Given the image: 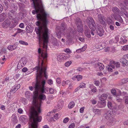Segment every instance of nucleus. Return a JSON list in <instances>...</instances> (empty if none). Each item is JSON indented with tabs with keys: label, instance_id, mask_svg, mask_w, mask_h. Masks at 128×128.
I'll return each instance as SVG.
<instances>
[{
	"label": "nucleus",
	"instance_id": "f257e3e1",
	"mask_svg": "<svg viewBox=\"0 0 128 128\" xmlns=\"http://www.w3.org/2000/svg\"><path fill=\"white\" fill-rule=\"evenodd\" d=\"M35 10L32 11V13L37 14L36 18L39 21L36 24L39 26L35 28V30L38 35L39 43L42 44L43 49L42 51L39 48L38 50L39 54L38 62H46L47 55L46 52L47 46L46 44L48 42V29L47 28L48 21V18L49 17V14L45 11L43 8L41 0H30Z\"/></svg>",
	"mask_w": 128,
	"mask_h": 128
},
{
	"label": "nucleus",
	"instance_id": "f03ea898",
	"mask_svg": "<svg viewBox=\"0 0 128 128\" xmlns=\"http://www.w3.org/2000/svg\"><path fill=\"white\" fill-rule=\"evenodd\" d=\"M76 33V31L74 30L72 28H69L66 32V37L68 41H72L74 38V35Z\"/></svg>",
	"mask_w": 128,
	"mask_h": 128
},
{
	"label": "nucleus",
	"instance_id": "7ed1b4c3",
	"mask_svg": "<svg viewBox=\"0 0 128 128\" xmlns=\"http://www.w3.org/2000/svg\"><path fill=\"white\" fill-rule=\"evenodd\" d=\"M86 21L88 24L90 28L92 30L94 31L96 29V24L93 18L91 17H89L87 18Z\"/></svg>",
	"mask_w": 128,
	"mask_h": 128
},
{
	"label": "nucleus",
	"instance_id": "20e7f679",
	"mask_svg": "<svg viewBox=\"0 0 128 128\" xmlns=\"http://www.w3.org/2000/svg\"><path fill=\"white\" fill-rule=\"evenodd\" d=\"M96 29L97 33L100 36H102L104 34V31L102 27L100 25H97Z\"/></svg>",
	"mask_w": 128,
	"mask_h": 128
},
{
	"label": "nucleus",
	"instance_id": "39448f33",
	"mask_svg": "<svg viewBox=\"0 0 128 128\" xmlns=\"http://www.w3.org/2000/svg\"><path fill=\"white\" fill-rule=\"evenodd\" d=\"M10 27L14 28L18 24V19L17 18H15L13 20H10Z\"/></svg>",
	"mask_w": 128,
	"mask_h": 128
},
{
	"label": "nucleus",
	"instance_id": "423d86ee",
	"mask_svg": "<svg viewBox=\"0 0 128 128\" xmlns=\"http://www.w3.org/2000/svg\"><path fill=\"white\" fill-rule=\"evenodd\" d=\"M26 59L25 58H22L20 60L18 64L17 68L18 69L20 68L21 67L24 66L27 62Z\"/></svg>",
	"mask_w": 128,
	"mask_h": 128
},
{
	"label": "nucleus",
	"instance_id": "0eeeda50",
	"mask_svg": "<svg viewBox=\"0 0 128 128\" xmlns=\"http://www.w3.org/2000/svg\"><path fill=\"white\" fill-rule=\"evenodd\" d=\"M98 18L99 22L102 24H104L106 23V20L104 17L101 14H98Z\"/></svg>",
	"mask_w": 128,
	"mask_h": 128
},
{
	"label": "nucleus",
	"instance_id": "6e6552de",
	"mask_svg": "<svg viewBox=\"0 0 128 128\" xmlns=\"http://www.w3.org/2000/svg\"><path fill=\"white\" fill-rule=\"evenodd\" d=\"M108 96V95L106 94H104L102 95L99 98L101 102L100 103V104H104L105 100H106Z\"/></svg>",
	"mask_w": 128,
	"mask_h": 128
},
{
	"label": "nucleus",
	"instance_id": "1a4fd4ad",
	"mask_svg": "<svg viewBox=\"0 0 128 128\" xmlns=\"http://www.w3.org/2000/svg\"><path fill=\"white\" fill-rule=\"evenodd\" d=\"M112 116L111 112L110 110L108 111L104 115V116L108 120L112 118Z\"/></svg>",
	"mask_w": 128,
	"mask_h": 128
},
{
	"label": "nucleus",
	"instance_id": "9d476101",
	"mask_svg": "<svg viewBox=\"0 0 128 128\" xmlns=\"http://www.w3.org/2000/svg\"><path fill=\"white\" fill-rule=\"evenodd\" d=\"M115 120L116 119L112 117V118H111L109 120H108V122L106 123L107 124L108 126L112 125L115 123Z\"/></svg>",
	"mask_w": 128,
	"mask_h": 128
},
{
	"label": "nucleus",
	"instance_id": "9b49d317",
	"mask_svg": "<svg viewBox=\"0 0 128 128\" xmlns=\"http://www.w3.org/2000/svg\"><path fill=\"white\" fill-rule=\"evenodd\" d=\"M10 20L7 19L3 23V26L4 28H7L10 27Z\"/></svg>",
	"mask_w": 128,
	"mask_h": 128
},
{
	"label": "nucleus",
	"instance_id": "f8f14e48",
	"mask_svg": "<svg viewBox=\"0 0 128 128\" xmlns=\"http://www.w3.org/2000/svg\"><path fill=\"white\" fill-rule=\"evenodd\" d=\"M66 57L64 56L63 55H59L57 56V59L59 61H62L63 60L66 59Z\"/></svg>",
	"mask_w": 128,
	"mask_h": 128
},
{
	"label": "nucleus",
	"instance_id": "ddd939ff",
	"mask_svg": "<svg viewBox=\"0 0 128 128\" xmlns=\"http://www.w3.org/2000/svg\"><path fill=\"white\" fill-rule=\"evenodd\" d=\"M96 66L98 68H99L100 70H103L104 68V66L102 63H98L96 64Z\"/></svg>",
	"mask_w": 128,
	"mask_h": 128
},
{
	"label": "nucleus",
	"instance_id": "4468645a",
	"mask_svg": "<svg viewBox=\"0 0 128 128\" xmlns=\"http://www.w3.org/2000/svg\"><path fill=\"white\" fill-rule=\"evenodd\" d=\"M128 82V78H124L122 79L120 82H119L118 84H117L118 86H120L123 84Z\"/></svg>",
	"mask_w": 128,
	"mask_h": 128
},
{
	"label": "nucleus",
	"instance_id": "2eb2a0df",
	"mask_svg": "<svg viewBox=\"0 0 128 128\" xmlns=\"http://www.w3.org/2000/svg\"><path fill=\"white\" fill-rule=\"evenodd\" d=\"M21 12L19 13V16L21 18L24 17L26 15V10H21Z\"/></svg>",
	"mask_w": 128,
	"mask_h": 128
},
{
	"label": "nucleus",
	"instance_id": "dca6fc26",
	"mask_svg": "<svg viewBox=\"0 0 128 128\" xmlns=\"http://www.w3.org/2000/svg\"><path fill=\"white\" fill-rule=\"evenodd\" d=\"M84 33L86 36L88 38L90 37V31L88 29V28H86Z\"/></svg>",
	"mask_w": 128,
	"mask_h": 128
},
{
	"label": "nucleus",
	"instance_id": "f3484780",
	"mask_svg": "<svg viewBox=\"0 0 128 128\" xmlns=\"http://www.w3.org/2000/svg\"><path fill=\"white\" fill-rule=\"evenodd\" d=\"M17 48V46L15 44L10 45L8 47V49L9 50H13Z\"/></svg>",
	"mask_w": 128,
	"mask_h": 128
},
{
	"label": "nucleus",
	"instance_id": "a211bd4d",
	"mask_svg": "<svg viewBox=\"0 0 128 128\" xmlns=\"http://www.w3.org/2000/svg\"><path fill=\"white\" fill-rule=\"evenodd\" d=\"M59 29V27L58 26L56 27V35L58 36V38H59L60 37L61 34Z\"/></svg>",
	"mask_w": 128,
	"mask_h": 128
},
{
	"label": "nucleus",
	"instance_id": "6ab92c4d",
	"mask_svg": "<svg viewBox=\"0 0 128 128\" xmlns=\"http://www.w3.org/2000/svg\"><path fill=\"white\" fill-rule=\"evenodd\" d=\"M75 22L77 26L82 25V21L79 18H78L76 19Z\"/></svg>",
	"mask_w": 128,
	"mask_h": 128
},
{
	"label": "nucleus",
	"instance_id": "aec40b11",
	"mask_svg": "<svg viewBox=\"0 0 128 128\" xmlns=\"http://www.w3.org/2000/svg\"><path fill=\"white\" fill-rule=\"evenodd\" d=\"M112 11L115 14H119L120 10L116 7H113L112 9Z\"/></svg>",
	"mask_w": 128,
	"mask_h": 128
},
{
	"label": "nucleus",
	"instance_id": "412c9836",
	"mask_svg": "<svg viewBox=\"0 0 128 128\" xmlns=\"http://www.w3.org/2000/svg\"><path fill=\"white\" fill-rule=\"evenodd\" d=\"M10 8L12 10V11L13 12L15 11L17 9V7L16 4H12L10 6Z\"/></svg>",
	"mask_w": 128,
	"mask_h": 128
},
{
	"label": "nucleus",
	"instance_id": "4be33fe9",
	"mask_svg": "<svg viewBox=\"0 0 128 128\" xmlns=\"http://www.w3.org/2000/svg\"><path fill=\"white\" fill-rule=\"evenodd\" d=\"M32 94L29 91H26L25 93L26 97L27 98H29L32 96Z\"/></svg>",
	"mask_w": 128,
	"mask_h": 128
},
{
	"label": "nucleus",
	"instance_id": "5701e85b",
	"mask_svg": "<svg viewBox=\"0 0 128 128\" xmlns=\"http://www.w3.org/2000/svg\"><path fill=\"white\" fill-rule=\"evenodd\" d=\"M6 18V15L4 14H0V22H2Z\"/></svg>",
	"mask_w": 128,
	"mask_h": 128
},
{
	"label": "nucleus",
	"instance_id": "b1692460",
	"mask_svg": "<svg viewBox=\"0 0 128 128\" xmlns=\"http://www.w3.org/2000/svg\"><path fill=\"white\" fill-rule=\"evenodd\" d=\"M101 110L98 109H93V111L96 114L100 115L101 114Z\"/></svg>",
	"mask_w": 128,
	"mask_h": 128
},
{
	"label": "nucleus",
	"instance_id": "393cba45",
	"mask_svg": "<svg viewBox=\"0 0 128 128\" xmlns=\"http://www.w3.org/2000/svg\"><path fill=\"white\" fill-rule=\"evenodd\" d=\"M11 120L13 122H17V118L14 114H13L11 117Z\"/></svg>",
	"mask_w": 128,
	"mask_h": 128
},
{
	"label": "nucleus",
	"instance_id": "a878e982",
	"mask_svg": "<svg viewBox=\"0 0 128 128\" xmlns=\"http://www.w3.org/2000/svg\"><path fill=\"white\" fill-rule=\"evenodd\" d=\"M78 30L79 32L81 33L83 32V28L82 25L78 26Z\"/></svg>",
	"mask_w": 128,
	"mask_h": 128
},
{
	"label": "nucleus",
	"instance_id": "bb28decb",
	"mask_svg": "<svg viewBox=\"0 0 128 128\" xmlns=\"http://www.w3.org/2000/svg\"><path fill=\"white\" fill-rule=\"evenodd\" d=\"M124 4L123 5L122 3L120 4V6L122 8L124 9L126 6L128 5V0H125L124 1Z\"/></svg>",
	"mask_w": 128,
	"mask_h": 128
},
{
	"label": "nucleus",
	"instance_id": "cd10ccee",
	"mask_svg": "<svg viewBox=\"0 0 128 128\" xmlns=\"http://www.w3.org/2000/svg\"><path fill=\"white\" fill-rule=\"evenodd\" d=\"M63 106L62 103H58L56 107V110L59 111L61 109Z\"/></svg>",
	"mask_w": 128,
	"mask_h": 128
},
{
	"label": "nucleus",
	"instance_id": "c85d7f7f",
	"mask_svg": "<svg viewBox=\"0 0 128 128\" xmlns=\"http://www.w3.org/2000/svg\"><path fill=\"white\" fill-rule=\"evenodd\" d=\"M108 107L110 109L113 110L114 107L111 102H108Z\"/></svg>",
	"mask_w": 128,
	"mask_h": 128
},
{
	"label": "nucleus",
	"instance_id": "c756f323",
	"mask_svg": "<svg viewBox=\"0 0 128 128\" xmlns=\"http://www.w3.org/2000/svg\"><path fill=\"white\" fill-rule=\"evenodd\" d=\"M39 98L40 100H44L46 98V96L45 95L41 94L39 95Z\"/></svg>",
	"mask_w": 128,
	"mask_h": 128
},
{
	"label": "nucleus",
	"instance_id": "7c9ffc66",
	"mask_svg": "<svg viewBox=\"0 0 128 128\" xmlns=\"http://www.w3.org/2000/svg\"><path fill=\"white\" fill-rule=\"evenodd\" d=\"M75 105V104L73 101L71 102L69 104L68 107L69 108H72Z\"/></svg>",
	"mask_w": 128,
	"mask_h": 128
},
{
	"label": "nucleus",
	"instance_id": "2f4dec72",
	"mask_svg": "<svg viewBox=\"0 0 128 128\" xmlns=\"http://www.w3.org/2000/svg\"><path fill=\"white\" fill-rule=\"evenodd\" d=\"M70 82V81L68 80H67L66 81L64 80L62 82V85L63 86H65L66 84H68Z\"/></svg>",
	"mask_w": 128,
	"mask_h": 128
},
{
	"label": "nucleus",
	"instance_id": "473e14b6",
	"mask_svg": "<svg viewBox=\"0 0 128 128\" xmlns=\"http://www.w3.org/2000/svg\"><path fill=\"white\" fill-rule=\"evenodd\" d=\"M112 64H114V65L115 66L116 68L120 67V64L119 62H115L114 61H112Z\"/></svg>",
	"mask_w": 128,
	"mask_h": 128
},
{
	"label": "nucleus",
	"instance_id": "72a5a7b5",
	"mask_svg": "<svg viewBox=\"0 0 128 128\" xmlns=\"http://www.w3.org/2000/svg\"><path fill=\"white\" fill-rule=\"evenodd\" d=\"M61 26L60 28L64 30H65L67 28L66 25L64 23H62L61 24Z\"/></svg>",
	"mask_w": 128,
	"mask_h": 128
},
{
	"label": "nucleus",
	"instance_id": "f704fd0d",
	"mask_svg": "<svg viewBox=\"0 0 128 128\" xmlns=\"http://www.w3.org/2000/svg\"><path fill=\"white\" fill-rule=\"evenodd\" d=\"M26 118V116L24 115L21 116L20 118V121L23 122H24Z\"/></svg>",
	"mask_w": 128,
	"mask_h": 128
},
{
	"label": "nucleus",
	"instance_id": "c9c22d12",
	"mask_svg": "<svg viewBox=\"0 0 128 128\" xmlns=\"http://www.w3.org/2000/svg\"><path fill=\"white\" fill-rule=\"evenodd\" d=\"M52 43L54 46H57L58 44V42L56 39H54L52 41Z\"/></svg>",
	"mask_w": 128,
	"mask_h": 128
},
{
	"label": "nucleus",
	"instance_id": "e433bc0d",
	"mask_svg": "<svg viewBox=\"0 0 128 128\" xmlns=\"http://www.w3.org/2000/svg\"><path fill=\"white\" fill-rule=\"evenodd\" d=\"M120 94L121 96H124L123 98H126V97L128 96H127V94L126 92H124L122 94H121V92L120 91Z\"/></svg>",
	"mask_w": 128,
	"mask_h": 128
},
{
	"label": "nucleus",
	"instance_id": "4c0bfd02",
	"mask_svg": "<svg viewBox=\"0 0 128 128\" xmlns=\"http://www.w3.org/2000/svg\"><path fill=\"white\" fill-rule=\"evenodd\" d=\"M86 86V84L82 82L80 84L79 86L80 88H85Z\"/></svg>",
	"mask_w": 128,
	"mask_h": 128
},
{
	"label": "nucleus",
	"instance_id": "58836bf2",
	"mask_svg": "<svg viewBox=\"0 0 128 128\" xmlns=\"http://www.w3.org/2000/svg\"><path fill=\"white\" fill-rule=\"evenodd\" d=\"M76 78L78 81H79L82 80V76L80 75H77L76 76Z\"/></svg>",
	"mask_w": 128,
	"mask_h": 128
},
{
	"label": "nucleus",
	"instance_id": "ea45409f",
	"mask_svg": "<svg viewBox=\"0 0 128 128\" xmlns=\"http://www.w3.org/2000/svg\"><path fill=\"white\" fill-rule=\"evenodd\" d=\"M19 43L20 44L25 45H28V43L22 40H20L19 41Z\"/></svg>",
	"mask_w": 128,
	"mask_h": 128
},
{
	"label": "nucleus",
	"instance_id": "a19ab883",
	"mask_svg": "<svg viewBox=\"0 0 128 128\" xmlns=\"http://www.w3.org/2000/svg\"><path fill=\"white\" fill-rule=\"evenodd\" d=\"M14 30H16L15 28L14 29ZM16 32L17 34L21 33L22 32L23 30L20 29L19 28L16 29Z\"/></svg>",
	"mask_w": 128,
	"mask_h": 128
},
{
	"label": "nucleus",
	"instance_id": "79ce46f5",
	"mask_svg": "<svg viewBox=\"0 0 128 128\" xmlns=\"http://www.w3.org/2000/svg\"><path fill=\"white\" fill-rule=\"evenodd\" d=\"M19 6H20V10L23 9L24 6V5L21 3L19 4Z\"/></svg>",
	"mask_w": 128,
	"mask_h": 128
},
{
	"label": "nucleus",
	"instance_id": "37998d69",
	"mask_svg": "<svg viewBox=\"0 0 128 128\" xmlns=\"http://www.w3.org/2000/svg\"><path fill=\"white\" fill-rule=\"evenodd\" d=\"M107 23L108 24H112V22L111 19L109 18H108L106 20Z\"/></svg>",
	"mask_w": 128,
	"mask_h": 128
},
{
	"label": "nucleus",
	"instance_id": "c03bdc74",
	"mask_svg": "<svg viewBox=\"0 0 128 128\" xmlns=\"http://www.w3.org/2000/svg\"><path fill=\"white\" fill-rule=\"evenodd\" d=\"M118 20L121 23L123 22V20L122 17L120 16H118Z\"/></svg>",
	"mask_w": 128,
	"mask_h": 128
},
{
	"label": "nucleus",
	"instance_id": "a18cd8bd",
	"mask_svg": "<svg viewBox=\"0 0 128 128\" xmlns=\"http://www.w3.org/2000/svg\"><path fill=\"white\" fill-rule=\"evenodd\" d=\"M71 63L72 62L71 61H68L65 64V66H66L68 67L71 64Z\"/></svg>",
	"mask_w": 128,
	"mask_h": 128
},
{
	"label": "nucleus",
	"instance_id": "49530a36",
	"mask_svg": "<svg viewBox=\"0 0 128 128\" xmlns=\"http://www.w3.org/2000/svg\"><path fill=\"white\" fill-rule=\"evenodd\" d=\"M116 108L114 107V108H113L112 112V113L114 115H115L116 113L117 110L116 109Z\"/></svg>",
	"mask_w": 128,
	"mask_h": 128
},
{
	"label": "nucleus",
	"instance_id": "de8ad7c7",
	"mask_svg": "<svg viewBox=\"0 0 128 128\" xmlns=\"http://www.w3.org/2000/svg\"><path fill=\"white\" fill-rule=\"evenodd\" d=\"M64 51L65 52L68 54H70L72 52L71 50H70L69 48L65 49Z\"/></svg>",
	"mask_w": 128,
	"mask_h": 128
},
{
	"label": "nucleus",
	"instance_id": "09e8293b",
	"mask_svg": "<svg viewBox=\"0 0 128 128\" xmlns=\"http://www.w3.org/2000/svg\"><path fill=\"white\" fill-rule=\"evenodd\" d=\"M111 92L112 94L114 95H116V91L114 88L112 89L111 91Z\"/></svg>",
	"mask_w": 128,
	"mask_h": 128
},
{
	"label": "nucleus",
	"instance_id": "8fccbe9b",
	"mask_svg": "<svg viewBox=\"0 0 128 128\" xmlns=\"http://www.w3.org/2000/svg\"><path fill=\"white\" fill-rule=\"evenodd\" d=\"M17 90H16V88H12L11 90L10 93V94H12L15 93Z\"/></svg>",
	"mask_w": 128,
	"mask_h": 128
},
{
	"label": "nucleus",
	"instance_id": "3c124183",
	"mask_svg": "<svg viewBox=\"0 0 128 128\" xmlns=\"http://www.w3.org/2000/svg\"><path fill=\"white\" fill-rule=\"evenodd\" d=\"M87 48V45H85L84 46H83L82 48H80L81 50L83 52L85 51Z\"/></svg>",
	"mask_w": 128,
	"mask_h": 128
},
{
	"label": "nucleus",
	"instance_id": "603ef678",
	"mask_svg": "<svg viewBox=\"0 0 128 128\" xmlns=\"http://www.w3.org/2000/svg\"><path fill=\"white\" fill-rule=\"evenodd\" d=\"M125 58H121L120 60V61L122 64L123 62L124 61H126V59Z\"/></svg>",
	"mask_w": 128,
	"mask_h": 128
},
{
	"label": "nucleus",
	"instance_id": "864d4df0",
	"mask_svg": "<svg viewBox=\"0 0 128 128\" xmlns=\"http://www.w3.org/2000/svg\"><path fill=\"white\" fill-rule=\"evenodd\" d=\"M123 50H128V45H126L124 46L122 48Z\"/></svg>",
	"mask_w": 128,
	"mask_h": 128
},
{
	"label": "nucleus",
	"instance_id": "5fc2aeb1",
	"mask_svg": "<svg viewBox=\"0 0 128 128\" xmlns=\"http://www.w3.org/2000/svg\"><path fill=\"white\" fill-rule=\"evenodd\" d=\"M94 83L96 86H98L100 84V82L98 80H96L94 81Z\"/></svg>",
	"mask_w": 128,
	"mask_h": 128
},
{
	"label": "nucleus",
	"instance_id": "6e6d98bb",
	"mask_svg": "<svg viewBox=\"0 0 128 128\" xmlns=\"http://www.w3.org/2000/svg\"><path fill=\"white\" fill-rule=\"evenodd\" d=\"M61 79L59 78H58L56 79V82L58 84H60L61 83Z\"/></svg>",
	"mask_w": 128,
	"mask_h": 128
},
{
	"label": "nucleus",
	"instance_id": "4d7b16f0",
	"mask_svg": "<svg viewBox=\"0 0 128 128\" xmlns=\"http://www.w3.org/2000/svg\"><path fill=\"white\" fill-rule=\"evenodd\" d=\"M54 118L56 120L58 119V114H55L54 116V118Z\"/></svg>",
	"mask_w": 128,
	"mask_h": 128
},
{
	"label": "nucleus",
	"instance_id": "13d9d810",
	"mask_svg": "<svg viewBox=\"0 0 128 128\" xmlns=\"http://www.w3.org/2000/svg\"><path fill=\"white\" fill-rule=\"evenodd\" d=\"M69 120L68 118H65L63 120V122L64 123H66Z\"/></svg>",
	"mask_w": 128,
	"mask_h": 128
},
{
	"label": "nucleus",
	"instance_id": "bf43d9fd",
	"mask_svg": "<svg viewBox=\"0 0 128 128\" xmlns=\"http://www.w3.org/2000/svg\"><path fill=\"white\" fill-rule=\"evenodd\" d=\"M116 101L118 102H121L122 100V99L121 98H118V97H116Z\"/></svg>",
	"mask_w": 128,
	"mask_h": 128
},
{
	"label": "nucleus",
	"instance_id": "052dcab7",
	"mask_svg": "<svg viewBox=\"0 0 128 128\" xmlns=\"http://www.w3.org/2000/svg\"><path fill=\"white\" fill-rule=\"evenodd\" d=\"M75 126V124L74 123L71 124L69 126V128H74Z\"/></svg>",
	"mask_w": 128,
	"mask_h": 128
},
{
	"label": "nucleus",
	"instance_id": "680f3d73",
	"mask_svg": "<svg viewBox=\"0 0 128 128\" xmlns=\"http://www.w3.org/2000/svg\"><path fill=\"white\" fill-rule=\"evenodd\" d=\"M18 112L20 114H21L23 112V110L21 108H20L18 110Z\"/></svg>",
	"mask_w": 128,
	"mask_h": 128
},
{
	"label": "nucleus",
	"instance_id": "e2e57ef3",
	"mask_svg": "<svg viewBox=\"0 0 128 128\" xmlns=\"http://www.w3.org/2000/svg\"><path fill=\"white\" fill-rule=\"evenodd\" d=\"M49 91L50 94H52L54 92V90L53 88H50L49 89Z\"/></svg>",
	"mask_w": 128,
	"mask_h": 128
},
{
	"label": "nucleus",
	"instance_id": "0e129e2a",
	"mask_svg": "<svg viewBox=\"0 0 128 128\" xmlns=\"http://www.w3.org/2000/svg\"><path fill=\"white\" fill-rule=\"evenodd\" d=\"M28 70L27 68L26 67L22 69V71L24 72H26Z\"/></svg>",
	"mask_w": 128,
	"mask_h": 128
},
{
	"label": "nucleus",
	"instance_id": "69168bd1",
	"mask_svg": "<svg viewBox=\"0 0 128 128\" xmlns=\"http://www.w3.org/2000/svg\"><path fill=\"white\" fill-rule=\"evenodd\" d=\"M48 83L50 85L52 84L53 83V81L51 80H49L48 81Z\"/></svg>",
	"mask_w": 128,
	"mask_h": 128
},
{
	"label": "nucleus",
	"instance_id": "338daca9",
	"mask_svg": "<svg viewBox=\"0 0 128 128\" xmlns=\"http://www.w3.org/2000/svg\"><path fill=\"white\" fill-rule=\"evenodd\" d=\"M19 26L20 28H24V25L23 23H20L19 25Z\"/></svg>",
	"mask_w": 128,
	"mask_h": 128
},
{
	"label": "nucleus",
	"instance_id": "774afa93",
	"mask_svg": "<svg viewBox=\"0 0 128 128\" xmlns=\"http://www.w3.org/2000/svg\"><path fill=\"white\" fill-rule=\"evenodd\" d=\"M125 99V102L126 104H128V96L124 98Z\"/></svg>",
	"mask_w": 128,
	"mask_h": 128
}]
</instances>
